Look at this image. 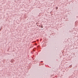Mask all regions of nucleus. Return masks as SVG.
<instances>
[{"label":"nucleus","mask_w":78,"mask_h":78,"mask_svg":"<svg viewBox=\"0 0 78 78\" xmlns=\"http://www.w3.org/2000/svg\"><path fill=\"white\" fill-rule=\"evenodd\" d=\"M58 7H56V9H58Z\"/></svg>","instance_id":"1"},{"label":"nucleus","mask_w":78,"mask_h":78,"mask_svg":"<svg viewBox=\"0 0 78 78\" xmlns=\"http://www.w3.org/2000/svg\"><path fill=\"white\" fill-rule=\"evenodd\" d=\"M41 28H43V26H41Z\"/></svg>","instance_id":"2"}]
</instances>
